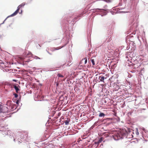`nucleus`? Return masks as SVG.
<instances>
[{"label":"nucleus","mask_w":148,"mask_h":148,"mask_svg":"<svg viewBox=\"0 0 148 148\" xmlns=\"http://www.w3.org/2000/svg\"><path fill=\"white\" fill-rule=\"evenodd\" d=\"M86 13L87 11L85 9H82L78 12L69 14L66 16L62 19L60 22V25L64 36L61 40V42L64 41V43L60 47L47 48L46 51L49 54H52L50 52L49 50L51 51L59 50L64 47L69 43L71 33L73 31L74 25L81 17L84 16V15L86 14Z\"/></svg>","instance_id":"nucleus-1"},{"label":"nucleus","mask_w":148,"mask_h":148,"mask_svg":"<svg viewBox=\"0 0 148 148\" xmlns=\"http://www.w3.org/2000/svg\"><path fill=\"white\" fill-rule=\"evenodd\" d=\"M128 133L127 132L121 131L118 132L115 134V136H111L108 132H103L101 133L102 137L103 138H107L104 140L103 142L106 141L112 140V139L115 141H118L120 139H123L125 136L128 135Z\"/></svg>","instance_id":"nucleus-2"},{"label":"nucleus","mask_w":148,"mask_h":148,"mask_svg":"<svg viewBox=\"0 0 148 148\" xmlns=\"http://www.w3.org/2000/svg\"><path fill=\"white\" fill-rule=\"evenodd\" d=\"M139 15L138 13H135L132 16L129 20V27L130 30L125 32L126 34H128L131 32H132L131 34L135 35L136 32L137 30V27L138 25V20Z\"/></svg>","instance_id":"nucleus-3"},{"label":"nucleus","mask_w":148,"mask_h":148,"mask_svg":"<svg viewBox=\"0 0 148 148\" xmlns=\"http://www.w3.org/2000/svg\"><path fill=\"white\" fill-rule=\"evenodd\" d=\"M116 7H114L111 10L105 9L104 10L103 8H95L93 9L94 11L96 12L97 14L101 15L102 17L106 15L108 13L110 12L112 15L118 14V10H116Z\"/></svg>","instance_id":"nucleus-4"},{"label":"nucleus","mask_w":148,"mask_h":148,"mask_svg":"<svg viewBox=\"0 0 148 148\" xmlns=\"http://www.w3.org/2000/svg\"><path fill=\"white\" fill-rule=\"evenodd\" d=\"M111 35L109 34H107L104 39L102 40L101 42H102V45L103 46L106 47L108 45V43L112 40Z\"/></svg>","instance_id":"nucleus-5"},{"label":"nucleus","mask_w":148,"mask_h":148,"mask_svg":"<svg viewBox=\"0 0 148 148\" xmlns=\"http://www.w3.org/2000/svg\"><path fill=\"white\" fill-rule=\"evenodd\" d=\"M144 56H136L135 57L136 58L135 59H133L132 57L131 56H125L126 58L127 59V60L128 62H130V63H132V62H140L142 61V58L140 57H143Z\"/></svg>","instance_id":"nucleus-6"},{"label":"nucleus","mask_w":148,"mask_h":148,"mask_svg":"<svg viewBox=\"0 0 148 148\" xmlns=\"http://www.w3.org/2000/svg\"><path fill=\"white\" fill-rule=\"evenodd\" d=\"M115 24V23L114 21H112V24H111L110 23L107 24V25H108V30L107 33L108 34H109L111 35L112 34V31L114 28Z\"/></svg>","instance_id":"nucleus-7"},{"label":"nucleus","mask_w":148,"mask_h":148,"mask_svg":"<svg viewBox=\"0 0 148 148\" xmlns=\"http://www.w3.org/2000/svg\"><path fill=\"white\" fill-rule=\"evenodd\" d=\"M142 61L138 62H132V64L130 65L131 66H131V68L132 69H136L141 66V64H142Z\"/></svg>","instance_id":"nucleus-8"},{"label":"nucleus","mask_w":148,"mask_h":148,"mask_svg":"<svg viewBox=\"0 0 148 148\" xmlns=\"http://www.w3.org/2000/svg\"><path fill=\"white\" fill-rule=\"evenodd\" d=\"M92 49H88L86 51V56H97V52H95V50H92Z\"/></svg>","instance_id":"nucleus-9"},{"label":"nucleus","mask_w":148,"mask_h":148,"mask_svg":"<svg viewBox=\"0 0 148 148\" xmlns=\"http://www.w3.org/2000/svg\"><path fill=\"white\" fill-rule=\"evenodd\" d=\"M87 58L86 57L82 59L79 62V66L83 67V66L87 63Z\"/></svg>","instance_id":"nucleus-10"},{"label":"nucleus","mask_w":148,"mask_h":148,"mask_svg":"<svg viewBox=\"0 0 148 148\" xmlns=\"http://www.w3.org/2000/svg\"><path fill=\"white\" fill-rule=\"evenodd\" d=\"M94 17L93 16H91V17H89L88 18V20H89V23L88 25V26L90 25V32H91V30L92 29V23L93 21Z\"/></svg>","instance_id":"nucleus-11"},{"label":"nucleus","mask_w":148,"mask_h":148,"mask_svg":"<svg viewBox=\"0 0 148 148\" xmlns=\"http://www.w3.org/2000/svg\"><path fill=\"white\" fill-rule=\"evenodd\" d=\"M24 53L25 54L23 55H11V56H34V55H33L31 52L30 51H27V50H25L24 52Z\"/></svg>","instance_id":"nucleus-12"},{"label":"nucleus","mask_w":148,"mask_h":148,"mask_svg":"<svg viewBox=\"0 0 148 148\" xmlns=\"http://www.w3.org/2000/svg\"><path fill=\"white\" fill-rule=\"evenodd\" d=\"M21 138L22 139H24V140H25V141L28 142L27 140L28 139V134L27 133H26L25 134H21L20 135Z\"/></svg>","instance_id":"nucleus-13"},{"label":"nucleus","mask_w":148,"mask_h":148,"mask_svg":"<svg viewBox=\"0 0 148 148\" xmlns=\"http://www.w3.org/2000/svg\"><path fill=\"white\" fill-rule=\"evenodd\" d=\"M119 56H111V57H108V58H112L111 59L113 62H116V63H118V60L119 59Z\"/></svg>","instance_id":"nucleus-14"},{"label":"nucleus","mask_w":148,"mask_h":148,"mask_svg":"<svg viewBox=\"0 0 148 148\" xmlns=\"http://www.w3.org/2000/svg\"><path fill=\"white\" fill-rule=\"evenodd\" d=\"M90 26V25H89L88 26ZM88 31H89V33H88V34H87V40H88V45L89 46V45H91V43L90 42V41H89V38H90V35H91V32H92V30H91V32H90V28L89 29V30H88Z\"/></svg>","instance_id":"nucleus-15"},{"label":"nucleus","mask_w":148,"mask_h":148,"mask_svg":"<svg viewBox=\"0 0 148 148\" xmlns=\"http://www.w3.org/2000/svg\"><path fill=\"white\" fill-rule=\"evenodd\" d=\"M69 63H70L68 62V63L66 65V66H70V65H69ZM65 64H64L61 65L60 66L58 67V68L60 69H64L65 67Z\"/></svg>","instance_id":"nucleus-16"},{"label":"nucleus","mask_w":148,"mask_h":148,"mask_svg":"<svg viewBox=\"0 0 148 148\" xmlns=\"http://www.w3.org/2000/svg\"><path fill=\"white\" fill-rule=\"evenodd\" d=\"M98 79L100 82H104V80L106 79V77L102 75H101L99 76Z\"/></svg>","instance_id":"nucleus-17"},{"label":"nucleus","mask_w":148,"mask_h":148,"mask_svg":"<svg viewBox=\"0 0 148 148\" xmlns=\"http://www.w3.org/2000/svg\"><path fill=\"white\" fill-rule=\"evenodd\" d=\"M132 37H133V36H130L129 35H128L126 36V37L125 38V42H126V43H127V44L128 43V41H129L130 42H132V41H130V40H127L128 39H131V38Z\"/></svg>","instance_id":"nucleus-18"},{"label":"nucleus","mask_w":148,"mask_h":148,"mask_svg":"<svg viewBox=\"0 0 148 148\" xmlns=\"http://www.w3.org/2000/svg\"><path fill=\"white\" fill-rule=\"evenodd\" d=\"M122 1L124 4H125L127 3V0H120L118 4V6H121L122 5Z\"/></svg>","instance_id":"nucleus-19"},{"label":"nucleus","mask_w":148,"mask_h":148,"mask_svg":"<svg viewBox=\"0 0 148 148\" xmlns=\"http://www.w3.org/2000/svg\"><path fill=\"white\" fill-rule=\"evenodd\" d=\"M25 5V2H23L20 5H19L17 7V8L19 10L21 8H23Z\"/></svg>","instance_id":"nucleus-20"},{"label":"nucleus","mask_w":148,"mask_h":148,"mask_svg":"<svg viewBox=\"0 0 148 148\" xmlns=\"http://www.w3.org/2000/svg\"><path fill=\"white\" fill-rule=\"evenodd\" d=\"M99 113L98 115L99 117H104L106 116V114L104 113L99 111Z\"/></svg>","instance_id":"nucleus-21"},{"label":"nucleus","mask_w":148,"mask_h":148,"mask_svg":"<svg viewBox=\"0 0 148 148\" xmlns=\"http://www.w3.org/2000/svg\"><path fill=\"white\" fill-rule=\"evenodd\" d=\"M19 87L20 88V86L19 85H18V86H14V89L17 93H18V91L20 90V89Z\"/></svg>","instance_id":"nucleus-22"},{"label":"nucleus","mask_w":148,"mask_h":148,"mask_svg":"<svg viewBox=\"0 0 148 148\" xmlns=\"http://www.w3.org/2000/svg\"><path fill=\"white\" fill-rule=\"evenodd\" d=\"M19 10L17 8L16 10L13 12L12 14L13 16L16 15L19 12Z\"/></svg>","instance_id":"nucleus-23"},{"label":"nucleus","mask_w":148,"mask_h":148,"mask_svg":"<svg viewBox=\"0 0 148 148\" xmlns=\"http://www.w3.org/2000/svg\"><path fill=\"white\" fill-rule=\"evenodd\" d=\"M68 58V60H67L66 62H68V63H71L72 60V56H69Z\"/></svg>","instance_id":"nucleus-24"},{"label":"nucleus","mask_w":148,"mask_h":148,"mask_svg":"<svg viewBox=\"0 0 148 148\" xmlns=\"http://www.w3.org/2000/svg\"><path fill=\"white\" fill-rule=\"evenodd\" d=\"M41 144L42 146H45V147L48 146L49 145V144L48 143H46L45 142H42V143Z\"/></svg>","instance_id":"nucleus-25"},{"label":"nucleus","mask_w":148,"mask_h":148,"mask_svg":"<svg viewBox=\"0 0 148 148\" xmlns=\"http://www.w3.org/2000/svg\"><path fill=\"white\" fill-rule=\"evenodd\" d=\"M2 53H1V54H0V56H1L2 55L3 56V53L5 56H7L8 54H9L10 55V54L8 52L4 51H3V52H2Z\"/></svg>","instance_id":"nucleus-26"},{"label":"nucleus","mask_w":148,"mask_h":148,"mask_svg":"<svg viewBox=\"0 0 148 148\" xmlns=\"http://www.w3.org/2000/svg\"><path fill=\"white\" fill-rule=\"evenodd\" d=\"M1 114H3V115L4 114L3 110L2 108V107L0 108V116H1Z\"/></svg>","instance_id":"nucleus-27"},{"label":"nucleus","mask_w":148,"mask_h":148,"mask_svg":"<svg viewBox=\"0 0 148 148\" xmlns=\"http://www.w3.org/2000/svg\"><path fill=\"white\" fill-rule=\"evenodd\" d=\"M14 97L13 98L12 101H13V102L15 103H16L18 105L19 104L20 102H19V101L18 100H17L16 101H14Z\"/></svg>","instance_id":"nucleus-28"},{"label":"nucleus","mask_w":148,"mask_h":148,"mask_svg":"<svg viewBox=\"0 0 148 148\" xmlns=\"http://www.w3.org/2000/svg\"><path fill=\"white\" fill-rule=\"evenodd\" d=\"M57 76L61 78H63L64 77V76L60 73H58L57 74Z\"/></svg>","instance_id":"nucleus-29"},{"label":"nucleus","mask_w":148,"mask_h":148,"mask_svg":"<svg viewBox=\"0 0 148 148\" xmlns=\"http://www.w3.org/2000/svg\"><path fill=\"white\" fill-rule=\"evenodd\" d=\"M104 138H103V137H102L101 138H100V139H99L98 140V142L99 143H101L102 141H104V140H103V139Z\"/></svg>","instance_id":"nucleus-30"},{"label":"nucleus","mask_w":148,"mask_h":148,"mask_svg":"<svg viewBox=\"0 0 148 148\" xmlns=\"http://www.w3.org/2000/svg\"><path fill=\"white\" fill-rule=\"evenodd\" d=\"M117 12H118V13H128V12H129L128 11L127 12V11H119V10H118Z\"/></svg>","instance_id":"nucleus-31"},{"label":"nucleus","mask_w":148,"mask_h":148,"mask_svg":"<svg viewBox=\"0 0 148 148\" xmlns=\"http://www.w3.org/2000/svg\"><path fill=\"white\" fill-rule=\"evenodd\" d=\"M69 121L68 120H65L64 121V123L65 124V125H67L69 124Z\"/></svg>","instance_id":"nucleus-32"},{"label":"nucleus","mask_w":148,"mask_h":148,"mask_svg":"<svg viewBox=\"0 0 148 148\" xmlns=\"http://www.w3.org/2000/svg\"><path fill=\"white\" fill-rule=\"evenodd\" d=\"M128 0L130 2V3H136V0Z\"/></svg>","instance_id":"nucleus-33"},{"label":"nucleus","mask_w":148,"mask_h":148,"mask_svg":"<svg viewBox=\"0 0 148 148\" xmlns=\"http://www.w3.org/2000/svg\"><path fill=\"white\" fill-rule=\"evenodd\" d=\"M90 60L91 61V62L92 63V65H95V62L94 60V59H91Z\"/></svg>","instance_id":"nucleus-34"},{"label":"nucleus","mask_w":148,"mask_h":148,"mask_svg":"<svg viewBox=\"0 0 148 148\" xmlns=\"http://www.w3.org/2000/svg\"><path fill=\"white\" fill-rule=\"evenodd\" d=\"M34 57H33V58L34 59H42V58H40L39 57H38V56H33Z\"/></svg>","instance_id":"nucleus-35"},{"label":"nucleus","mask_w":148,"mask_h":148,"mask_svg":"<svg viewBox=\"0 0 148 148\" xmlns=\"http://www.w3.org/2000/svg\"><path fill=\"white\" fill-rule=\"evenodd\" d=\"M115 119L117 122H119L120 121V119L119 117L117 116L116 118H115Z\"/></svg>","instance_id":"nucleus-36"},{"label":"nucleus","mask_w":148,"mask_h":148,"mask_svg":"<svg viewBox=\"0 0 148 148\" xmlns=\"http://www.w3.org/2000/svg\"><path fill=\"white\" fill-rule=\"evenodd\" d=\"M136 134L137 135H138L139 134V133L138 131V129L137 128H136Z\"/></svg>","instance_id":"nucleus-37"},{"label":"nucleus","mask_w":148,"mask_h":148,"mask_svg":"<svg viewBox=\"0 0 148 148\" xmlns=\"http://www.w3.org/2000/svg\"><path fill=\"white\" fill-rule=\"evenodd\" d=\"M42 44H36V46L37 48H38V47L39 46L40 47H41V46L42 45Z\"/></svg>","instance_id":"nucleus-38"},{"label":"nucleus","mask_w":148,"mask_h":148,"mask_svg":"<svg viewBox=\"0 0 148 148\" xmlns=\"http://www.w3.org/2000/svg\"><path fill=\"white\" fill-rule=\"evenodd\" d=\"M31 61V60H30V59H27V60H25L24 61L25 63H26L27 64V63H28L29 62Z\"/></svg>","instance_id":"nucleus-39"},{"label":"nucleus","mask_w":148,"mask_h":148,"mask_svg":"<svg viewBox=\"0 0 148 148\" xmlns=\"http://www.w3.org/2000/svg\"><path fill=\"white\" fill-rule=\"evenodd\" d=\"M13 95L14 96V98H16L18 97V95L16 93L13 94Z\"/></svg>","instance_id":"nucleus-40"},{"label":"nucleus","mask_w":148,"mask_h":148,"mask_svg":"<svg viewBox=\"0 0 148 148\" xmlns=\"http://www.w3.org/2000/svg\"><path fill=\"white\" fill-rule=\"evenodd\" d=\"M15 49H19V50H22V49L20 48L17 47V48H16L15 47H14L13 48V49L14 50Z\"/></svg>","instance_id":"nucleus-41"},{"label":"nucleus","mask_w":148,"mask_h":148,"mask_svg":"<svg viewBox=\"0 0 148 148\" xmlns=\"http://www.w3.org/2000/svg\"><path fill=\"white\" fill-rule=\"evenodd\" d=\"M19 64H22V65H23V66L27 65V64L26 63H25V61H24V62H23V63H19Z\"/></svg>","instance_id":"nucleus-42"},{"label":"nucleus","mask_w":148,"mask_h":148,"mask_svg":"<svg viewBox=\"0 0 148 148\" xmlns=\"http://www.w3.org/2000/svg\"><path fill=\"white\" fill-rule=\"evenodd\" d=\"M21 95H20L19 96V98L17 100H18L19 101V102H20V101H21Z\"/></svg>","instance_id":"nucleus-43"},{"label":"nucleus","mask_w":148,"mask_h":148,"mask_svg":"<svg viewBox=\"0 0 148 148\" xmlns=\"http://www.w3.org/2000/svg\"><path fill=\"white\" fill-rule=\"evenodd\" d=\"M133 139L136 140L137 141V143H138L139 140H140V139L137 138H134Z\"/></svg>","instance_id":"nucleus-44"},{"label":"nucleus","mask_w":148,"mask_h":148,"mask_svg":"<svg viewBox=\"0 0 148 148\" xmlns=\"http://www.w3.org/2000/svg\"><path fill=\"white\" fill-rule=\"evenodd\" d=\"M8 136H9V137L11 138H12V137H13V138H14V137L13 136V135L12 134V135H11V134H9L8 135Z\"/></svg>","instance_id":"nucleus-45"},{"label":"nucleus","mask_w":148,"mask_h":148,"mask_svg":"<svg viewBox=\"0 0 148 148\" xmlns=\"http://www.w3.org/2000/svg\"><path fill=\"white\" fill-rule=\"evenodd\" d=\"M23 12V11L22 9H21V10L20 12H19L18 13L20 14H22Z\"/></svg>","instance_id":"nucleus-46"},{"label":"nucleus","mask_w":148,"mask_h":148,"mask_svg":"<svg viewBox=\"0 0 148 148\" xmlns=\"http://www.w3.org/2000/svg\"><path fill=\"white\" fill-rule=\"evenodd\" d=\"M13 56V58H14V60H17V59H16V58L17 57H20L21 56Z\"/></svg>","instance_id":"nucleus-47"},{"label":"nucleus","mask_w":148,"mask_h":148,"mask_svg":"<svg viewBox=\"0 0 148 148\" xmlns=\"http://www.w3.org/2000/svg\"><path fill=\"white\" fill-rule=\"evenodd\" d=\"M144 5H145L146 7H148V3H145V2H144Z\"/></svg>","instance_id":"nucleus-48"},{"label":"nucleus","mask_w":148,"mask_h":148,"mask_svg":"<svg viewBox=\"0 0 148 148\" xmlns=\"http://www.w3.org/2000/svg\"><path fill=\"white\" fill-rule=\"evenodd\" d=\"M125 6H126V5H125V7L124 8L121 7V8H119V10H123V9H124L125 8Z\"/></svg>","instance_id":"nucleus-49"},{"label":"nucleus","mask_w":148,"mask_h":148,"mask_svg":"<svg viewBox=\"0 0 148 148\" xmlns=\"http://www.w3.org/2000/svg\"><path fill=\"white\" fill-rule=\"evenodd\" d=\"M13 16L12 15V14H11L8 16H7V18H8L9 17H13Z\"/></svg>","instance_id":"nucleus-50"},{"label":"nucleus","mask_w":148,"mask_h":148,"mask_svg":"<svg viewBox=\"0 0 148 148\" xmlns=\"http://www.w3.org/2000/svg\"><path fill=\"white\" fill-rule=\"evenodd\" d=\"M107 5H104V6L103 7V8H104V9H103L104 10H105V9H106V7H107Z\"/></svg>","instance_id":"nucleus-51"},{"label":"nucleus","mask_w":148,"mask_h":148,"mask_svg":"<svg viewBox=\"0 0 148 148\" xmlns=\"http://www.w3.org/2000/svg\"><path fill=\"white\" fill-rule=\"evenodd\" d=\"M12 24V23H11L9 24L8 26H7V28H8V27H10Z\"/></svg>","instance_id":"nucleus-52"},{"label":"nucleus","mask_w":148,"mask_h":148,"mask_svg":"<svg viewBox=\"0 0 148 148\" xmlns=\"http://www.w3.org/2000/svg\"><path fill=\"white\" fill-rule=\"evenodd\" d=\"M38 86L41 87L42 86V84L40 83H39L38 84Z\"/></svg>","instance_id":"nucleus-53"},{"label":"nucleus","mask_w":148,"mask_h":148,"mask_svg":"<svg viewBox=\"0 0 148 148\" xmlns=\"http://www.w3.org/2000/svg\"><path fill=\"white\" fill-rule=\"evenodd\" d=\"M34 99L35 100V101H43V100H37L36 99H35V98Z\"/></svg>","instance_id":"nucleus-54"},{"label":"nucleus","mask_w":148,"mask_h":148,"mask_svg":"<svg viewBox=\"0 0 148 148\" xmlns=\"http://www.w3.org/2000/svg\"><path fill=\"white\" fill-rule=\"evenodd\" d=\"M132 45L134 46H136L135 44L133 42H132Z\"/></svg>","instance_id":"nucleus-55"},{"label":"nucleus","mask_w":148,"mask_h":148,"mask_svg":"<svg viewBox=\"0 0 148 148\" xmlns=\"http://www.w3.org/2000/svg\"><path fill=\"white\" fill-rule=\"evenodd\" d=\"M36 82H37L39 83L40 82V81L38 79H36Z\"/></svg>","instance_id":"nucleus-56"},{"label":"nucleus","mask_w":148,"mask_h":148,"mask_svg":"<svg viewBox=\"0 0 148 148\" xmlns=\"http://www.w3.org/2000/svg\"><path fill=\"white\" fill-rule=\"evenodd\" d=\"M51 42V41H45V42L44 43H45L46 42Z\"/></svg>","instance_id":"nucleus-57"},{"label":"nucleus","mask_w":148,"mask_h":148,"mask_svg":"<svg viewBox=\"0 0 148 148\" xmlns=\"http://www.w3.org/2000/svg\"><path fill=\"white\" fill-rule=\"evenodd\" d=\"M13 81L15 82H16L17 80L15 79H13Z\"/></svg>","instance_id":"nucleus-58"},{"label":"nucleus","mask_w":148,"mask_h":148,"mask_svg":"<svg viewBox=\"0 0 148 148\" xmlns=\"http://www.w3.org/2000/svg\"><path fill=\"white\" fill-rule=\"evenodd\" d=\"M135 57H136V56H132V57H132L133 59H135V58H136Z\"/></svg>","instance_id":"nucleus-59"},{"label":"nucleus","mask_w":148,"mask_h":148,"mask_svg":"<svg viewBox=\"0 0 148 148\" xmlns=\"http://www.w3.org/2000/svg\"><path fill=\"white\" fill-rule=\"evenodd\" d=\"M5 21H3L2 23H1V24H3L4 23Z\"/></svg>","instance_id":"nucleus-60"},{"label":"nucleus","mask_w":148,"mask_h":148,"mask_svg":"<svg viewBox=\"0 0 148 148\" xmlns=\"http://www.w3.org/2000/svg\"><path fill=\"white\" fill-rule=\"evenodd\" d=\"M0 61L1 62H0V63L1 64H3V61L2 60H1Z\"/></svg>","instance_id":"nucleus-61"},{"label":"nucleus","mask_w":148,"mask_h":148,"mask_svg":"<svg viewBox=\"0 0 148 148\" xmlns=\"http://www.w3.org/2000/svg\"><path fill=\"white\" fill-rule=\"evenodd\" d=\"M8 18H7V17L6 18L4 19V21H5Z\"/></svg>","instance_id":"nucleus-62"},{"label":"nucleus","mask_w":148,"mask_h":148,"mask_svg":"<svg viewBox=\"0 0 148 148\" xmlns=\"http://www.w3.org/2000/svg\"><path fill=\"white\" fill-rule=\"evenodd\" d=\"M132 142H133L135 143H137V142H136V141H133Z\"/></svg>","instance_id":"nucleus-63"},{"label":"nucleus","mask_w":148,"mask_h":148,"mask_svg":"<svg viewBox=\"0 0 148 148\" xmlns=\"http://www.w3.org/2000/svg\"><path fill=\"white\" fill-rule=\"evenodd\" d=\"M2 107V106L1 105V104H0V108H1Z\"/></svg>","instance_id":"nucleus-64"}]
</instances>
